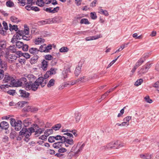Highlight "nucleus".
<instances>
[{
    "label": "nucleus",
    "mask_w": 159,
    "mask_h": 159,
    "mask_svg": "<svg viewBox=\"0 0 159 159\" xmlns=\"http://www.w3.org/2000/svg\"><path fill=\"white\" fill-rule=\"evenodd\" d=\"M39 127L36 124H34L32 126L28 128H23L20 130V136H22L23 139L26 142H28L30 139V136L32 133L39 129Z\"/></svg>",
    "instance_id": "nucleus-1"
},
{
    "label": "nucleus",
    "mask_w": 159,
    "mask_h": 159,
    "mask_svg": "<svg viewBox=\"0 0 159 159\" xmlns=\"http://www.w3.org/2000/svg\"><path fill=\"white\" fill-rule=\"evenodd\" d=\"M9 82L10 83V84H11L12 87L20 86L19 80L18 81V83H17L16 80L12 76L8 75V74L5 75L4 79L2 80V83H5Z\"/></svg>",
    "instance_id": "nucleus-2"
},
{
    "label": "nucleus",
    "mask_w": 159,
    "mask_h": 159,
    "mask_svg": "<svg viewBox=\"0 0 159 159\" xmlns=\"http://www.w3.org/2000/svg\"><path fill=\"white\" fill-rule=\"evenodd\" d=\"M24 30H20V36H22L21 39L25 40H29L30 39L29 36L30 29L27 25H24Z\"/></svg>",
    "instance_id": "nucleus-3"
},
{
    "label": "nucleus",
    "mask_w": 159,
    "mask_h": 159,
    "mask_svg": "<svg viewBox=\"0 0 159 159\" xmlns=\"http://www.w3.org/2000/svg\"><path fill=\"white\" fill-rule=\"evenodd\" d=\"M58 17H55L53 18L46 19L45 20H40L38 22L39 25H44L46 24H50L53 23H57L58 22Z\"/></svg>",
    "instance_id": "nucleus-4"
},
{
    "label": "nucleus",
    "mask_w": 159,
    "mask_h": 159,
    "mask_svg": "<svg viewBox=\"0 0 159 159\" xmlns=\"http://www.w3.org/2000/svg\"><path fill=\"white\" fill-rule=\"evenodd\" d=\"M124 146V144L120 143L119 141L115 142H111L106 145V147L108 149H118L121 147Z\"/></svg>",
    "instance_id": "nucleus-5"
},
{
    "label": "nucleus",
    "mask_w": 159,
    "mask_h": 159,
    "mask_svg": "<svg viewBox=\"0 0 159 159\" xmlns=\"http://www.w3.org/2000/svg\"><path fill=\"white\" fill-rule=\"evenodd\" d=\"M20 36V30H18L16 33L15 34L11 40V42L14 43H16V45L17 48H20V42L19 41L16 42L18 39H20L19 37Z\"/></svg>",
    "instance_id": "nucleus-6"
},
{
    "label": "nucleus",
    "mask_w": 159,
    "mask_h": 159,
    "mask_svg": "<svg viewBox=\"0 0 159 159\" xmlns=\"http://www.w3.org/2000/svg\"><path fill=\"white\" fill-rule=\"evenodd\" d=\"M10 124L11 126L15 128L16 130L19 131L20 130V120H18L16 122L15 120L13 118L10 119Z\"/></svg>",
    "instance_id": "nucleus-7"
},
{
    "label": "nucleus",
    "mask_w": 159,
    "mask_h": 159,
    "mask_svg": "<svg viewBox=\"0 0 159 159\" xmlns=\"http://www.w3.org/2000/svg\"><path fill=\"white\" fill-rule=\"evenodd\" d=\"M62 142L64 143L66 147H68L69 145L74 144V141L72 138L69 139L68 137L64 136Z\"/></svg>",
    "instance_id": "nucleus-8"
},
{
    "label": "nucleus",
    "mask_w": 159,
    "mask_h": 159,
    "mask_svg": "<svg viewBox=\"0 0 159 159\" xmlns=\"http://www.w3.org/2000/svg\"><path fill=\"white\" fill-rule=\"evenodd\" d=\"M39 86L35 81L33 83L32 81H30L29 83L27 85V88L30 89L32 90L35 91L38 89Z\"/></svg>",
    "instance_id": "nucleus-9"
},
{
    "label": "nucleus",
    "mask_w": 159,
    "mask_h": 159,
    "mask_svg": "<svg viewBox=\"0 0 159 159\" xmlns=\"http://www.w3.org/2000/svg\"><path fill=\"white\" fill-rule=\"evenodd\" d=\"M16 54L17 56H16L15 54H10L7 57L9 62H11L16 60L17 58L20 57V51L16 52Z\"/></svg>",
    "instance_id": "nucleus-10"
},
{
    "label": "nucleus",
    "mask_w": 159,
    "mask_h": 159,
    "mask_svg": "<svg viewBox=\"0 0 159 159\" xmlns=\"http://www.w3.org/2000/svg\"><path fill=\"white\" fill-rule=\"evenodd\" d=\"M35 81L39 85H41L42 87H44L47 83L46 80H44V78L42 77L39 78Z\"/></svg>",
    "instance_id": "nucleus-11"
},
{
    "label": "nucleus",
    "mask_w": 159,
    "mask_h": 159,
    "mask_svg": "<svg viewBox=\"0 0 159 159\" xmlns=\"http://www.w3.org/2000/svg\"><path fill=\"white\" fill-rule=\"evenodd\" d=\"M35 0H20V4L23 6L26 4L32 6L35 4Z\"/></svg>",
    "instance_id": "nucleus-12"
},
{
    "label": "nucleus",
    "mask_w": 159,
    "mask_h": 159,
    "mask_svg": "<svg viewBox=\"0 0 159 159\" xmlns=\"http://www.w3.org/2000/svg\"><path fill=\"white\" fill-rule=\"evenodd\" d=\"M29 83V81L28 82L26 79L24 77L20 78V85L23 87H26L27 88V85Z\"/></svg>",
    "instance_id": "nucleus-13"
},
{
    "label": "nucleus",
    "mask_w": 159,
    "mask_h": 159,
    "mask_svg": "<svg viewBox=\"0 0 159 159\" xmlns=\"http://www.w3.org/2000/svg\"><path fill=\"white\" fill-rule=\"evenodd\" d=\"M9 127L8 123L5 121H2L0 123V128L2 129L7 130Z\"/></svg>",
    "instance_id": "nucleus-14"
},
{
    "label": "nucleus",
    "mask_w": 159,
    "mask_h": 159,
    "mask_svg": "<svg viewBox=\"0 0 159 159\" xmlns=\"http://www.w3.org/2000/svg\"><path fill=\"white\" fill-rule=\"evenodd\" d=\"M30 93L26 91L20 89V97L24 98H29Z\"/></svg>",
    "instance_id": "nucleus-15"
},
{
    "label": "nucleus",
    "mask_w": 159,
    "mask_h": 159,
    "mask_svg": "<svg viewBox=\"0 0 159 159\" xmlns=\"http://www.w3.org/2000/svg\"><path fill=\"white\" fill-rule=\"evenodd\" d=\"M30 122L29 121V120L28 119H26L23 121V122H22L21 120H20V129L22 128V127L23 126V128H26L29 125Z\"/></svg>",
    "instance_id": "nucleus-16"
},
{
    "label": "nucleus",
    "mask_w": 159,
    "mask_h": 159,
    "mask_svg": "<svg viewBox=\"0 0 159 159\" xmlns=\"http://www.w3.org/2000/svg\"><path fill=\"white\" fill-rule=\"evenodd\" d=\"M41 63V68L44 71L46 70L48 65V61L43 60Z\"/></svg>",
    "instance_id": "nucleus-17"
},
{
    "label": "nucleus",
    "mask_w": 159,
    "mask_h": 159,
    "mask_svg": "<svg viewBox=\"0 0 159 159\" xmlns=\"http://www.w3.org/2000/svg\"><path fill=\"white\" fill-rule=\"evenodd\" d=\"M29 52L31 54L33 55H37V54L39 52L38 49L35 48H31L29 49Z\"/></svg>",
    "instance_id": "nucleus-18"
},
{
    "label": "nucleus",
    "mask_w": 159,
    "mask_h": 159,
    "mask_svg": "<svg viewBox=\"0 0 159 159\" xmlns=\"http://www.w3.org/2000/svg\"><path fill=\"white\" fill-rule=\"evenodd\" d=\"M39 57L35 55L30 59V63L31 64H34L37 62Z\"/></svg>",
    "instance_id": "nucleus-19"
},
{
    "label": "nucleus",
    "mask_w": 159,
    "mask_h": 159,
    "mask_svg": "<svg viewBox=\"0 0 159 159\" xmlns=\"http://www.w3.org/2000/svg\"><path fill=\"white\" fill-rule=\"evenodd\" d=\"M70 73V71L69 68H68L66 70H64L62 72L64 76V78L66 79L67 78L68 75Z\"/></svg>",
    "instance_id": "nucleus-20"
},
{
    "label": "nucleus",
    "mask_w": 159,
    "mask_h": 159,
    "mask_svg": "<svg viewBox=\"0 0 159 159\" xmlns=\"http://www.w3.org/2000/svg\"><path fill=\"white\" fill-rule=\"evenodd\" d=\"M62 143L63 142L62 141L57 142L53 144L52 146L55 148L58 149L61 146Z\"/></svg>",
    "instance_id": "nucleus-21"
},
{
    "label": "nucleus",
    "mask_w": 159,
    "mask_h": 159,
    "mask_svg": "<svg viewBox=\"0 0 159 159\" xmlns=\"http://www.w3.org/2000/svg\"><path fill=\"white\" fill-rule=\"evenodd\" d=\"M140 157L144 159H150L152 157V155H149L148 154H141L140 155Z\"/></svg>",
    "instance_id": "nucleus-22"
},
{
    "label": "nucleus",
    "mask_w": 159,
    "mask_h": 159,
    "mask_svg": "<svg viewBox=\"0 0 159 159\" xmlns=\"http://www.w3.org/2000/svg\"><path fill=\"white\" fill-rule=\"evenodd\" d=\"M100 37V35H96L91 37H86L85 38V40L87 41H90L91 40H95L98 39Z\"/></svg>",
    "instance_id": "nucleus-23"
},
{
    "label": "nucleus",
    "mask_w": 159,
    "mask_h": 159,
    "mask_svg": "<svg viewBox=\"0 0 159 159\" xmlns=\"http://www.w3.org/2000/svg\"><path fill=\"white\" fill-rule=\"evenodd\" d=\"M9 30L10 31H12L13 30L15 31L18 30V28L17 27V26L16 25H12L11 24H9Z\"/></svg>",
    "instance_id": "nucleus-24"
},
{
    "label": "nucleus",
    "mask_w": 159,
    "mask_h": 159,
    "mask_svg": "<svg viewBox=\"0 0 159 159\" xmlns=\"http://www.w3.org/2000/svg\"><path fill=\"white\" fill-rule=\"evenodd\" d=\"M20 43V44L22 45V46H20V48H22V50L24 51H27L28 49V45L26 44H24L21 41Z\"/></svg>",
    "instance_id": "nucleus-25"
},
{
    "label": "nucleus",
    "mask_w": 159,
    "mask_h": 159,
    "mask_svg": "<svg viewBox=\"0 0 159 159\" xmlns=\"http://www.w3.org/2000/svg\"><path fill=\"white\" fill-rule=\"evenodd\" d=\"M81 70V67L79 66L76 67L75 71V76L77 77L80 73Z\"/></svg>",
    "instance_id": "nucleus-26"
},
{
    "label": "nucleus",
    "mask_w": 159,
    "mask_h": 159,
    "mask_svg": "<svg viewBox=\"0 0 159 159\" xmlns=\"http://www.w3.org/2000/svg\"><path fill=\"white\" fill-rule=\"evenodd\" d=\"M35 2L37 5L40 7L43 6L45 3V2H44L43 0H37Z\"/></svg>",
    "instance_id": "nucleus-27"
},
{
    "label": "nucleus",
    "mask_w": 159,
    "mask_h": 159,
    "mask_svg": "<svg viewBox=\"0 0 159 159\" xmlns=\"http://www.w3.org/2000/svg\"><path fill=\"white\" fill-rule=\"evenodd\" d=\"M45 41V40L44 39L42 38H38L36 39L35 40V43L36 44H39L42 42L43 43Z\"/></svg>",
    "instance_id": "nucleus-28"
},
{
    "label": "nucleus",
    "mask_w": 159,
    "mask_h": 159,
    "mask_svg": "<svg viewBox=\"0 0 159 159\" xmlns=\"http://www.w3.org/2000/svg\"><path fill=\"white\" fill-rule=\"evenodd\" d=\"M45 49H44L45 52H48L49 51L52 49V46L51 44H49L48 46H46V44L45 45Z\"/></svg>",
    "instance_id": "nucleus-29"
},
{
    "label": "nucleus",
    "mask_w": 159,
    "mask_h": 159,
    "mask_svg": "<svg viewBox=\"0 0 159 159\" xmlns=\"http://www.w3.org/2000/svg\"><path fill=\"white\" fill-rule=\"evenodd\" d=\"M53 133V131L52 128L51 129H47L44 132V134L47 135L48 137L49 135L52 134Z\"/></svg>",
    "instance_id": "nucleus-30"
},
{
    "label": "nucleus",
    "mask_w": 159,
    "mask_h": 159,
    "mask_svg": "<svg viewBox=\"0 0 159 159\" xmlns=\"http://www.w3.org/2000/svg\"><path fill=\"white\" fill-rule=\"evenodd\" d=\"M81 115L78 112H76L75 113V117L76 122L79 121Z\"/></svg>",
    "instance_id": "nucleus-31"
},
{
    "label": "nucleus",
    "mask_w": 159,
    "mask_h": 159,
    "mask_svg": "<svg viewBox=\"0 0 159 159\" xmlns=\"http://www.w3.org/2000/svg\"><path fill=\"white\" fill-rule=\"evenodd\" d=\"M98 12L106 16H108L109 15V14L107 11L106 10H103L102 9H101L99 10V11Z\"/></svg>",
    "instance_id": "nucleus-32"
},
{
    "label": "nucleus",
    "mask_w": 159,
    "mask_h": 159,
    "mask_svg": "<svg viewBox=\"0 0 159 159\" xmlns=\"http://www.w3.org/2000/svg\"><path fill=\"white\" fill-rule=\"evenodd\" d=\"M147 72L148 70L146 69H145L144 67L143 66L142 68L139 71V74L141 75L142 74H145Z\"/></svg>",
    "instance_id": "nucleus-33"
},
{
    "label": "nucleus",
    "mask_w": 159,
    "mask_h": 159,
    "mask_svg": "<svg viewBox=\"0 0 159 159\" xmlns=\"http://www.w3.org/2000/svg\"><path fill=\"white\" fill-rule=\"evenodd\" d=\"M61 127V125L60 124H57L54 126L52 127V129L55 131L58 130Z\"/></svg>",
    "instance_id": "nucleus-34"
},
{
    "label": "nucleus",
    "mask_w": 159,
    "mask_h": 159,
    "mask_svg": "<svg viewBox=\"0 0 159 159\" xmlns=\"http://www.w3.org/2000/svg\"><path fill=\"white\" fill-rule=\"evenodd\" d=\"M80 23L81 24H85L86 25H89L90 24V22L89 21L88 19L86 18H84L82 19L80 21Z\"/></svg>",
    "instance_id": "nucleus-35"
},
{
    "label": "nucleus",
    "mask_w": 159,
    "mask_h": 159,
    "mask_svg": "<svg viewBox=\"0 0 159 159\" xmlns=\"http://www.w3.org/2000/svg\"><path fill=\"white\" fill-rule=\"evenodd\" d=\"M54 84L55 80L54 79H52L50 80L48 82L47 84V86L49 88L51 86H53Z\"/></svg>",
    "instance_id": "nucleus-36"
},
{
    "label": "nucleus",
    "mask_w": 159,
    "mask_h": 159,
    "mask_svg": "<svg viewBox=\"0 0 159 159\" xmlns=\"http://www.w3.org/2000/svg\"><path fill=\"white\" fill-rule=\"evenodd\" d=\"M23 56L26 59H29L30 57V55L27 53H23L20 51V57Z\"/></svg>",
    "instance_id": "nucleus-37"
},
{
    "label": "nucleus",
    "mask_w": 159,
    "mask_h": 159,
    "mask_svg": "<svg viewBox=\"0 0 159 159\" xmlns=\"http://www.w3.org/2000/svg\"><path fill=\"white\" fill-rule=\"evenodd\" d=\"M85 144L83 143L80 147L78 150L75 152V155H76L78 153L81 152L82 150L83 149L84 147L85 146Z\"/></svg>",
    "instance_id": "nucleus-38"
},
{
    "label": "nucleus",
    "mask_w": 159,
    "mask_h": 159,
    "mask_svg": "<svg viewBox=\"0 0 159 159\" xmlns=\"http://www.w3.org/2000/svg\"><path fill=\"white\" fill-rule=\"evenodd\" d=\"M48 73H49V75H54L56 73L55 69L53 67H51L50 70L47 71Z\"/></svg>",
    "instance_id": "nucleus-39"
},
{
    "label": "nucleus",
    "mask_w": 159,
    "mask_h": 159,
    "mask_svg": "<svg viewBox=\"0 0 159 159\" xmlns=\"http://www.w3.org/2000/svg\"><path fill=\"white\" fill-rule=\"evenodd\" d=\"M144 60H143V58H140L139 60L136 63V66L139 67L144 62Z\"/></svg>",
    "instance_id": "nucleus-40"
},
{
    "label": "nucleus",
    "mask_w": 159,
    "mask_h": 159,
    "mask_svg": "<svg viewBox=\"0 0 159 159\" xmlns=\"http://www.w3.org/2000/svg\"><path fill=\"white\" fill-rule=\"evenodd\" d=\"M6 5L7 7H11L14 6V4L11 0H8L6 2Z\"/></svg>",
    "instance_id": "nucleus-41"
},
{
    "label": "nucleus",
    "mask_w": 159,
    "mask_h": 159,
    "mask_svg": "<svg viewBox=\"0 0 159 159\" xmlns=\"http://www.w3.org/2000/svg\"><path fill=\"white\" fill-rule=\"evenodd\" d=\"M69 50L68 48L67 47H62L59 49L60 52H67Z\"/></svg>",
    "instance_id": "nucleus-42"
},
{
    "label": "nucleus",
    "mask_w": 159,
    "mask_h": 159,
    "mask_svg": "<svg viewBox=\"0 0 159 159\" xmlns=\"http://www.w3.org/2000/svg\"><path fill=\"white\" fill-rule=\"evenodd\" d=\"M38 110V109L37 107L31 106L30 108V110H29L30 112L34 113H35L37 112Z\"/></svg>",
    "instance_id": "nucleus-43"
},
{
    "label": "nucleus",
    "mask_w": 159,
    "mask_h": 159,
    "mask_svg": "<svg viewBox=\"0 0 159 159\" xmlns=\"http://www.w3.org/2000/svg\"><path fill=\"white\" fill-rule=\"evenodd\" d=\"M143 82V80L142 79L138 80L134 83V85L137 86H139L141 85Z\"/></svg>",
    "instance_id": "nucleus-44"
},
{
    "label": "nucleus",
    "mask_w": 159,
    "mask_h": 159,
    "mask_svg": "<svg viewBox=\"0 0 159 159\" xmlns=\"http://www.w3.org/2000/svg\"><path fill=\"white\" fill-rule=\"evenodd\" d=\"M144 99L146 102L149 103H151L153 102L152 100L150 98V97L148 96H146L144 98Z\"/></svg>",
    "instance_id": "nucleus-45"
},
{
    "label": "nucleus",
    "mask_w": 159,
    "mask_h": 159,
    "mask_svg": "<svg viewBox=\"0 0 159 159\" xmlns=\"http://www.w3.org/2000/svg\"><path fill=\"white\" fill-rule=\"evenodd\" d=\"M35 133L34 134V135L35 137H37L39 136V135L42 133V131H40L39 129L35 131Z\"/></svg>",
    "instance_id": "nucleus-46"
},
{
    "label": "nucleus",
    "mask_w": 159,
    "mask_h": 159,
    "mask_svg": "<svg viewBox=\"0 0 159 159\" xmlns=\"http://www.w3.org/2000/svg\"><path fill=\"white\" fill-rule=\"evenodd\" d=\"M45 59L46 60L50 61L53 58L52 56L50 54H48L44 56Z\"/></svg>",
    "instance_id": "nucleus-47"
},
{
    "label": "nucleus",
    "mask_w": 159,
    "mask_h": 159,
    "mask_svg": "<svg viewBox=\"0 0 159 159\" xmlns=\"http://www.w3.org/2000/svg\"><path fill=\"white\" fill-rule=\"evenodd\" d=\"M30 106H27L26 107H24L22 110V112H29L30 111Z\"/></svg>",
    "instance_id": "nucleus-48"
},
{
    "label": "nucleus",
    "mask_w": 159,
    "mask_h": 159,
    "mask_svg": "<svg viewBox=\"0 0 159 159\" xmlns=\"http://www.w3.org/2000/svg\"><path fill=\"white\" fill-rule=\"evenodd\" d=\"M16 133L14 131H11L10 134V138L12 139H14L16 136Z\"/></svg>",
    "instance_id": "nucleus-49"
},
{
    "label": "nucleus",
    "mask_w": 159,
    "mask_h": 159,
    "mask_svg": "<svg viewBox=\"0 0 159 159\" xmlns=\"http://www.w3.org/2000/svg\"><path fill=\"white\" fill-rule=\"evenodd\" d=\"M90 17L93 20H95L97 18V16L95 12H91L90 13Z\"/></svg>",
    "instance_id": "nucleus-50"
},
{
    "label": "nucleus",
    "mask_w": 159,
    "mask_h": 159,
    "mask_svg": "<svg viewBox=\"0 0 159 159\" xmlns=\"http://www.w3.org/2000/svg\"><path fill=\"white\" fill-rule=\"evenodd\" d=\"M10 20L14 22H17L19 21V19L14 16H11L10 18Z\"/></svg>",
    "instance_id": "nucleus-51"
},
{
    "label": "nucleus",
    "mask_w": 159,
    "mask_h": 159,
    "mask_svg": "<svg viewBox=\"0 0 159 159\" xmlns=\"http://www.w3.org/2000/svg\"><path fill=\"white\" fill-rule=\"evenodd\" d=\"M120 55L118 56L115 59L113 60L112 61H111L108 65L107 67V68H108L110 67L112 64H113L117 60V59L119 58L120 57Z\"/></svg>",
    "instance_id": "nucleus-52"
},
{
    "label": "nucleus",
    "mask_w": 159,
    "mask_h": 159,
    "mask_svg": "<svg viewBox=\"0 0 159 159\" xmlns=\"http://www.w3.org/2000/svg\"><path fill=\"white\" fill-rule=\"evenodd\" d=\"M45 44H44L40 46L39 48V49H38L39 52L40 51L41 52H44V51L45 48Z\"/></svg>",
    "instance_id": "nucleus-53"
},
{
    "label": "nucleus",
    "mask_w": 159,
    "mask_h": 159,
    "mask_svg": "<svg viewBox=\"0 0 159 159\" xmlns=\"http://www.w3.org/2000/svg\"><path fill=\"white\" fill-rule=\"evenodd\" d=\"M52 7H51L47 8H45L44 7L43 8V10L47 12L52 13Z\"/></svg>",
    "instance_id": "nucleus-54"
},
{
    "label": "nucleus",
    "mask_w": 159,
    "mask_h": 159,
    "mask_svg": "<svg viewBox=\"0 0 159 159\" xmlns=\"http://www.w3.org/2000/svg\"><path fill=\"white\" fill-rule=\"evenodd\" d=\"M60 9V7H54L52 9V13H55L57 12Z\"/></svg>",
    "instance_id": "nucleus-55"
},
{
    "label": "nucleus",
    "mask_w": 159,
    "mask_h": 159,
    "mask_svg": "<svg viewBox=\"0 0 159 159\" xmlns=\"http://www.w3.org/2000/svg\"><path fill=\"white\" fill-rule=\"evenodd\" d=\"M131 119V116H127L125 118L123 119L124 122H127L129 124V121Z\"/></svg>",
    "instance_id": "nucleus-56"
},
{
    "label": "nucleus",
    "mask_w": 159,
    "mask_h": 159,
    "mask_svg": "<svg viewBox=\"0 0 159 159\" xmlns=\"http://www.w3.org/2000/svg\"><path fill=\"white\" fill-rule=\"evenodd\" d=\"M129 124H128L127 122H123L121 124L119 123H116V125H117L119 126H124L125 125H126L127 126L129 125Z\"/></svg>",
    "instance_id": "nucleus-57"
},
{
    "label": "nucleus",
    "mask_w": 159,
    "mask_h": 159,
    "mask_svg": "<svg viewBox=\"0 0 159 159\" xmlns=\"http://www.w3.org/2000/svg\"><path fill=\"white\" fill-rule=\"evenodd\" d=\"M151 66V64L148 63H147L144 66H143L145 69H146L148 71L149 69H150Z\"/></svg>",
    "instance_id": "nucleus-58"
},
{
    "label": "nucleus",
    "mask_w": 159,
    "mask_h": 159,
    "mask_svg": "<svg viewBox=\"0 0 159 159\" xmlns=\"http://www.w3.org/2000/svg\"><path fill=\"white\" fill-rule=\"evenodd\" d=\"M64 136H61L60 135H57V137H56L57 140H60L61 141H63V138Z\"/></svg>",
    "instance_id": "nucleus-59"
},
{
    "label": "nucleus",
    "mask_w": 159,
    "mask_h": 159,
    "mask_svg": "<svg viewBox=\"0 0 159 159\" xmlns=\"http://www.w3.org/2000/svg\"><path fill=\"white\" fill-rule=\"evenodd\" d=\"M9 50L12 52H16V47L15 45L13 46H10L9 47Z\"/></svg>",
    "instance_id": "nucleus-60"
},
{
    "label": "nucleus",
    "mask_w": 159,
    "mask_h": 159,
    "mask_svg": "<svg viewBox=\"0 0 159 159\" xmlns=\"http://www.w3.org/2000/svg\"><path fill=\"white\" fill-rule=\"evenodd\" d=\"M31 10L34 11H40V9L37 7L32 6L31 7Z\"/></svg>",
    "instance_id": "nucleus-61"
},
{
    "label": "nucleus",
    "mask_w": 159,
    "mask_h": 159,
    "mask_svg": "<svg viewBox=\"0 0 159 159\" xmlns=\"http://www.w3.org/2000/svg\"><path fill=\"white\" fill-rule=\"evenodd\" d=\"M2 25L4 27V29L6 30H7L8 29V26L7 23L5 21H3Z\"/></svg>",
    "instance_id": "nucleus-62"
},
{
    "label": "nucleus",
    "mask_w": 159,
    "mask_h": 159,
    "mask_svg": "<svg viewBox=\"0 0 159 159\" xmlns=\"http://www.w3.org/2000/svg\"><path fill=\"white\" fill-rule=\"evenodd\" d=\"M28 77L30 78V81H32V82L34 81L35 79V77L33 75H28Z\"/></svg>",
    "instance_id": "nucleus-63"
},
{
    "label": "nucleus",
    "mask_w": 159,
    "mask_h": 159,
    "mask_svg": "<svg viewBox=\"0 0 159 159\" xmlns=\"http://www.w3.org/2000/svg\"><path fill=\"white\" fill-rule=\"evenodd\" d=\"M153 87L158 89L157 90L159 92V81H157L153 85Z\"/></svg>",
    "instance_id": "nucleus-64"
}]
</instances>
